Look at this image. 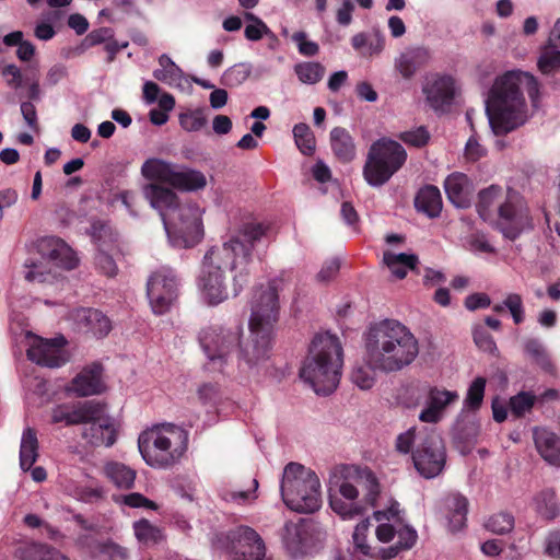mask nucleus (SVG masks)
I'll list each match as a JSON object with an SVG mask.
<instances>
[{
    "instance_id": "f257e3e1",
    "label": "nucleus",
    "mask_w": 560,
    "mask_h": 560,
    "mask_svg": "<svg viewBox=\"0 0 560 560\" xmlns=\"http://www.w3.org/2000/svg\"><path fill=\"white\" fill-rule=\"evenodd\" d=\"M290 281L291 275L282 272L254 290L246 342L241 341L240 323L212 324L201 329L199 343L212 370L226 372L236 358L241 371H250L269 358L279 317V293Z\"/></svg>"
},
{
    "instance_id": "f03ea898",
    "label": "nucleus",
    "mask_w": 560,
    "mask_h": 560,
    "mask_svg": "<svg viewBox=\"0 0 560 560\" xmlns=\"http://www.w3.org/2000/svg\"><path fill=\"white\" fill-rule=\"evenodd\" d=\"M261 223L247 222L231 231L221 244L211 246L203 255L198 288L202 300L209 305H218L232 295L236 296L247 281V266L253 259L255 245L265 235Z\"/></svg>"
},
{
    "instance_id": "7ed1b4c3",
    "label": "nucleus",
    "mask_w": 560,
    "mask_h": 560,
    "mask_svg": "<svg viewBox=\"0 0 560 560\" xmlns=\"http://www.w3.org/2000/svg\"><path fill=\"white\" fill-rule=\"evenodd\" d=\"M364 361L354 365L351 382L362 390L376 383V373H396L419 354V342L410 329L396 319L371 324L363 335Z\"/></svg>"
},
{
    "instance_id": "20e7f679",
    "label": "nucleus",
    "mask_w": 560,
    "mask_h": 560,
    "mask_svg": "<svg viewBox=\"0 0 560 560\" xmlns=\"http://www.w3.org/2000/svg\"><path fill=\"white\" fill-rule=\"evenodd\" d=\"M523 91L527 92L535 105L539 83L528 72L508 71L495 79L486 102V113L497 137L505 136L526 122L528 110Z\"/></svg>"
},
{
    "instance_id": "39448f33",
    "label": "nucleus",
    "mask_w": 560,
    "mask_h": 560,
    "mask_svg": "<svg viewBox=\"0 0 560 560\" xmlns=\"http://www.w3.org/2000/svg\"><path fill=\"white\" fill-rule=\"evenodd\" d=\"M329 505L342 520H353L378 505L382 487L375 472L366 466L338 465L328 478Z\"/></svg>"
},
{
    "instance_id": "423d86ee",
    "label": "nucleus",
    "mask_w": 560,
    "mask_h": 560,
    "mask_svg": "<svg viewBox=\"0 0 560 560\" xmlns=\"http://www.w3.org/2000/svg\"><path fill=\"white\" fill-rule=\"evenodd\" d=\"M399 506L400 504L389 497L384 509L373 512V520L377 523L375 527L376 539L382 544L392 542L389 547L381 548L377 552H373L368 539L371 526L370 518H364L355 525L352 534V545L354 555L359 560L374 557L381 560H389L399 552L415 546L418 534L413 527L404 523Z\"/></svg>"
},
{
    "instance_id": "0eeeda50",
    "label": "nucleus",
    "mask_w": 560,
    "mask_h": 560,
    "mask_svg": "<svg viewBox=\"0 0 560 560\" xmlns=\"http://www.w3.org/2000/svg\"><path fill=\"white\" fill-rule=\"evenodd\" d=\"M342 347L338 337L324 332L314 337L300 369L301 380L318 395L332 393L340 381Z\"/></svg>"
},
{
    "instance_id": "6e6552de",
    "label": "nucleus",
    "mask_w": 560,
    "mask_h": 560,
    "mask_svg": "<svg viewBox=\"0 0 560 560\" xmlns=\"http://www.w3.org/2000/svg\"><path fill=\"white\" fill-rule=\"evenodd\" d=\"M477 211L483 221L494 223L506 238H516L530 226L528 208L523 197L509 190L503 197L500 186L492 185L479 192Z\"/></svg>"
},
{
    "instance_id": "1a4fd4ad",
    "label": "nucleus",
    "mask_w": 560,
    "mask_h": 560,
    "mask_svg": "<svg viewBox=\"0 0 560 560\" xmlns=\"http://www.w3.org/2000/svg\"><path fill=\"white\" fill-rule=\"evenodd\" d=\"M396 450L401 454L412 453L415 468L427 479L439 476L444 469L445 445L436 432L411 427L397 436Z\"/></svg>"
},
{
    "instance_id": "9d476101",
    "label": "nucleus",
    "mask_w": 560,
    "mask_h": 560,
    "mask_svg": "<svg viewBox=\"0 0 560 560\" xmlns=\"http://www.w3.org/2000/svg\"><path fill=\"white\" fill-rule=\"evenodd\" d=\"M187 432L170 423L147 430L138 439L143 459L148 465L158 468H166L179 462L187 451Z\"/></svg>"
},
{
    "instance_id": "9b49d317",
    "label": "nucleus",
    "mask_w": 560,
    "mask_h": 560,
    "mask_svg": "<svg viewBox=\"0 0 560 560\" xmlns=\"http://www.w3.org/2000/svg\"><path fill=\"white\" fill-rule=\"evenodd\" d=\"M285 505L299 513H313L322 505L320 481L310 468L289 463L283 470L280 485Z\"/></svg>"
},
{
    "instance_id": "f8f14e48",
    "label": "nucleus",
    "mask_w": 560,
    "mask_h": 560,
    "mask_svg": "<svg viewBox=\"0 0 560 560\" xmlns=\"http://www.w3.org/2000/svg\"><path fill=\"white\" fill-rule=\"evenodd\" d=\"M47 252L38 258H30L24 264V278L32 283H52L57 272L52 266L73 269L78 265L74 252L63 241L51 238L46 242Z\"/></svg>"
},
{
    "instance_id": "ddd939ff",
    "label": "nucleus",
    "mask_w": 560,
    "mask_h": 560,
    "mask_svg": "<svg viewBox=\"0 0 560 560\" xmlns=\"http://www.w3.org/2000/svg\"><path fill=\"white\" fill-rule=\"evenodd\" d=\"M203 210L196 203H182L163 222L172 246L190 248L203 238Z\"/></svg>"
},
{
    "instance_id": "4468645a",
    "label": "nucleus",
    "mask_w": 560,
    "mask_h": 560,
    "mask_svg": "<svg viewBox=\"0 0 560 560\" xmlns=\"http://www.w3.org/2000/svg\"><path fill=\"white\" fill-rule=\"evenodd\" d=\"M406 151L399 142H373L363 167V176L372 187H381L401 167Z\"/></svg>"
},
{
    "instance_id": "2eb2a0df",
    "label": "nucleus",
    "mask_w": 560,
    "mask_h": 560,
    "mask_svg": "<svg viewBox=\"0 0 560 560\" xmlns=\"http://www.w3.org/2000/svg\"><path fill=\"white\" fill-rule=\"evenodd\" d=\"M141 173L148 179L168 184L182 191L199 190L207 185V178L201 172L160 159L147 160Z\"/></svg>"
},
{
    "instance_id": "dca6fc26",
    "label": "nucleus",
    "mask_w": 560,
    "mask_h": 560,
    "mask_svg": "<svg viewBox=\"0 0 560 560\" xmlns=\"http://www.w3.org/2000/svg\"><path fill=\"white\" fill-rule=\"evenodd\" d=\"M178 280L168 267L153 271L147 281V296L154 314L166 313L177 298Z\"/></svg>"
},
{
    "instance_id": "f3484780",
    "label": "nucleus",
    "mask_w": 560,
    "mask_h": 560,
    "mask_svg": "<svg viewBox=\"0 0 560 560\" xmlns=\"http://www.w3.org/2000/svg\"><path fill=\"white\" fill-rule=\"evenodd\" d=\"M82 438L93 446H112L117 439L118 427L100 404H91L84 417Z\"/></svg>"
},
{
    "instance_id": "a211bd4d",
    "label": "nucleus",
    "mask_w": 560,
    "mask_h": 560,
    "mask_svg": "<svg viewBox=\"0 0 560 560\" xmlns=\"http://www.w3.org/2000/svg\"><path fill=\"white\" fill-rule=\"evenodd\" d=\"M27 358L38 365L47 368H59L68 361L63 349L65 339H43L31 332L26 334Z\"/></svg>"
},
{
    "instance_id": "6ab92c4d",
    "label": "nucleus",
    "mask_w": 560,
    "mask_h": 560,
    "mask_svg": "<svg viewBox=\"0 0 560 560\" xmlns=\"http://www.w3.org/2000/svg\"><path fill=\"white\" fill-rule=\"evenodd\" d=\"M459 399L456 390H450L441 386H429L424 393V407L419 413V420L424 423L440 422L447 409Z\"/></svg>"
},
{
    "instance_id": "aec40b11",
    "label": "nucleus",
    "mask_w": 560,
    "mask_h": 560,
    "mask_svg": "<svg viewBox=\"0 0 560 560\" xmlns=\"http://www.w3.org/2000/svg\"><path fill=\"white\" fill-rule=\"evenodd\" d=\"M231 553L234 560H262L265 544L256 530L240 526L230 535Z\"/></svg>"
},
{
    "instance_id": "412c9836",
    "label": "nucleus",
    "mask_w": 560,
    "mask_h": 560,
    "mask_svg": "<svg viewBox=\"0 0 560 560\" xmlns=\"http://www.w3.org/2000/svg\"><path fill=\"white\" fill-rule=\"evenodd\" d=\"M75 328L95 338L105 337L112 329L110 319L98 310L78 308L70 314Z\"/></svg>"
},
{
    "instance_id": "4be33fe9",
    "label": "nucleus",
    "mask_w": 560,
    "mask_h": 560,
    "mask_svg": "<svg viewBox=\"0 0 560 560\" xmlns=\"http://www.w3.org/2000/svg\"><path fill=\"white\" fill-rule=\"evenodd\" d=\"M423 92L433 109L444 110L454 100L455 82L450 75H436L428 81Z\"/></svg>"
},
{
    "instance_id": "5701e85b",
    "label": "nucleus",
    "mask_w": 560,
    "mask_h": 560,
    "mask_svg": "<svg viewBox=\"0 0 560 560\" xmlns=\"http://www.w3.org/2000/svg\"><path fill=\"white\" fill-rule=\"evenodd\" d=\"M93 238L98 244V252L95 257V264L103 273L108 277H113L117 272V266L113 258L115 238L109 228L105 225H101L98 232H96V226H93Z\"/></svg>"
},
{
    "instance_id": "b1692460",
    "label": "nucleus",
    "mask_w": 560,
    "mask_h": 560,
    "mask_svg": "<svg viewBox=\"0 0 560 560\" xmlns=\"http://www.w3.org/2000/svg\"><path fill=\"white\" fill-rule=\"evenodd\" d=\"M143 195L150 206L160 213L163 222L182 205L176 192L159 184L145 185Z\"/></svg>"
},
{
    "instance_id": "393cba45",
    "label": "nucleus",
    "mask_w": 560,
    "mask_h": 560,
    "mask_svg": "<svg viewBox=\"0 0 560 560\" xmlns=\"http://www.w3.org/2000/svg\"><path fill=\"white\" fill-rule=\"evenodd\" d=\"M104 388L102 366L97 363L82 370L71 383V390L81 397L101 394Z\"/></svg>"
},
{
    "instance_id": "a878e982",
    "label": "nucleus",
    "mask_w": 560,
    "mask_h": 560,
    "mask_svg": "<svg viewBox=\"0 0 560 560\" xmlns=\"http://www.w3.org/2000/svg\"><path fill=\"white\" fill-rule=\"evenodd\" d=\"M533 439L541 458L551 466L560 467V438L545 428H536Z\"/></svg>"
},
{
    "instance_id": "bb28decb",
    "label": "nucleus",
    "mask_w": 560,
    "mask_h": 560,
    "mask_svg": "<svg viewBox=\"0 0 560 560\" xmlns=\"http://www.w3.org/2000/svg\"><path fill=\"white\" fill-rule=\"evenodd\" d=\"M450 201L457 208H465L469 203V182L466 175L455 173L450 175L444 183Z\"/></svg>"
},
{
    "instance_id": "cd10ccee",
    "label": "nucleus",
    "mask_w": 560,
    "mask_h": 560,
    "mask_svg": "<svg viewBox=\"0 0 560 560\" xmlns=\"http://www.w3.org/2000/svg\"><path fill=\"white\" fill-rule=\"evenodd\" d=\"M415 206L418 211L430 218L438 217L442 210V197L439 188L435 186L421 188L416 196Z\"/></svg>"
},
{
    "instance_id": "c85d7f7f",
    "label": "nucleus",
    "mask_w": 560,
    "mask_h": 560,
    "mask_svg": "<svg viewBox=\"0 0 560 560\" xmlns=\"http://www.w3.org/2000/svg\"><path fill=\"white\" fill-rule=\"evenodd\" d=\"M468 502L460 494H450L445 499V508L447 509L448 527L452 532L460 530L466 525Z\"/></svg>"
},
{
    "instance_id": "c756f323",
    "label": "nucleus",
    "mask_w": 560,
    "mask_h": 560,
    "mask_svg": "<svg viewBox=\"0 0 560 560\" xmlns=\"http://www.w3.org/2000/svg\"><path fill=\"white\" fill-rule=\"evenodd\" d=\"M92 401H86L78 406L59 405L51 411V421L54 423H63L65 425L81 424Z\"/></svg>"
},
{
    "instance_id": "7c9ffc66",
    "label": "nucleus",
    "mask_w": 560,
    "mask_h": 560,
    "mask_svg": "<svg viewBox=\"0 0 560 560\" xmlns=\"http://www.w3.org/2000/svg\"><path fill=\"white\" fill-rule=\"evenodd\" d=\"M383 262L395 278L404 279L408 271L417 266L418 257L413 254H396L387 250L383 255Z\"/></svg>"
},
{
    "instance_id": "2f4dec72",
    "label": "nucleus",
    "mask_w": 560,
    "mask_h": 560,
    "mask_svg": "<svg viewBox=\"0 0 560 560\" xmlns=\"http://www.w3.org/2000/svg\"><path fill=\"white\" fill-rule=\"evenodd\" d=\"M429 60V51L424 48H415L401 54L397 60L396 67L406 79L411 78L418 69L423 67Z\"/></svg>"
},
{
    "instance_id": "473e14b6",
    "label": "nucleus",
    "mask_w": 560,
    "mask_h": 560,
    "mask_svg": "<svg viewBox=\"0 0 560 560\" xmlns=\"http://www.w3.org/2000/svg\"><path fill=\"white\" fill-rule=\"evenodd\" d=\"M38 457V440L33 429L23 431L20 445V467L23 471L32 468Z\"/></svg>"
},
{
    "instance_id": "72a5a7b5",
    "label": "nucleus",
    "mask_w": 560,
    "mask_h": 560,
    "mask_svg": "<svg viewBox=\"0 0 560 560\" xmlns=\"http://www.w3.org/2000/svg\"><path fill=\"white\" fill-rule=\"evenodd\" d=\"M105 476L118 488H130L136 478V471L122 463L108 462L104 466Z\"/></svg>"
},
{
    "instance_id": "f704fd0d",
    "label": "nucleus",
    "mask_w": 560,
    "mask_h": 560,
    "mask_svg": "<svg viewBox=\"0 0 560 560\" xmlns=\"http://www.w3.org/2000/svg\"><path fill=\"white\" fill-rule=\"evenodd\" d=\"M504 311L510 313L514 324H522L526 317L523 296L516 292L506 293L502 302L493 305V312L502 313Z\"/></svg>"
},
{
    "instance_id": "c9c22d12",
    "label": "nucleus",
    "mask_w": 560,
    "mask_h": 560,
    "mask_svg": "<svg viewBox=\"0 0 560 560\" xmlns=\"http://www.w3.org/2000/svg\"><path fill=\"white\" fill-rule=\"evenodd\" d=\"M536 511L547 520L556 518L560 513V504L552 489L540 491L535 498Z\"/></svg>"
},
{
    "instance_id": "e433bc0d",
    "label": "nucleus",
    "mask_w": 560,
    "mask_h": 560,
    "mask_svg": "<svg viewBox=\"0 0 560 560\" xmlns=\"http://www.w3.org/2000/svg\"><path fill=\"white\" fill-rule=\"evenodd\" d=\"M537 67L546 75L560 71V48L551 44H545L540 48Z\"/></svg>"
},
{
    "instance_id": "4c0bfd02",
    "label": "nucleus",
    "mask_w": 560,
    "mask_h": 560,
    "mask_svg": "<svg viewBox=\"0 0 560 560\" xmlns=\"http://www.w3.org/2000/svg\"><path fill=\"white\" fill-rule=\"evenodd\" d=\"M525 353L544 371L553 372L555 366L544 345L537 339H528L524 343Z\"/></svg>"
},
{
    "instance_id": "58836bf2",
    "label": "nucleus",
    "mask_w": 560,
    "mask_h": 560,
    "mask_svg": "<svg viewBox=\"0 0 560 560\" xmlns=\"http://www.w3.org/2000/svg\"><path fill=\"white\" fill-rule=\"evenodd\" d=\"M298 79L304 84H316L325 75L326 69L319 62L304 61L294 66Z\"/></svg>"
},
{
    "instance_id": "ea45409f",
    "label": "nucleus",
    "mask_w": 560,
    "mask_h": 560,
    "mask_svg": "<svg viewBox=\"0 0 560 560\" xmlns=\"http://www.w3.org/2000/svg\"><path fill=\"white\" fill-rule=\"evenodd\" d=\"M252 73V66L247 62L235 63L228 68L220 80V83L228 88H236L243 84Z\"/></svg>"
},
{
    "instance_id": "a19ab883",
    "label": "nucleus",
    "mask_w": 560,
    "mask_h": 560,
    "mask_svg": "<svg viewBox=\"0 0 560 560\" xmlns=\"http://www.w3.org/2000/svg\"><path fill=\"white\" fill-rule=\"evenodd\" d=\"M304 533V528L301 524H285L283 541L287 549L294 556L303 550Z\"/></svg>"
},
{
    "instance_id": "79ce46f5",
    "label": "nucleus",
    "mask_w": 560,
    "mask_h": 560,
    "mask_svg": "<svg viewBox=\"0 0 560 560\" xmlns=\"http://www.w3.org/2000/svg\"><path fill=\"white\" fill-rule=\"evenodd\" d=\"M159 63L162 68L153 71V77L158 81L171 84L180 78V68L167 55H162L159 58Z\"/></svg>"
},
{
    "instance_id": "37998d69",
    "label": "nucleus",
    "mask_w": 560,
    "mask_h": 560,
    "mask_svg": "<svg viewBox=\"0 0 560 560\" xmlns=\"http://www.w3.org/2000/svg\"><path fill=\"white\" fill-rule=\"evenodd\" d=\"M135 536L143 545L156 544L162 539V533L147 520H140L133 523Z\"/></svg>"
},
{
    "instance_id": "c03bdc74",
    "label": "nucleus",
    "mask_w": 560,
    "mask_h": 560,
    "mask_svg": "<svg viewBox=\"0 0 560 560\" xmlns=\"http://www.w3.org/2000/svg\"><path fill=\"white\" fill-rule=\"evenodd\" d=\"M485 527L497 535H504L514 528V516L506 512L491 515L485 523Z\"/></svg>"
},
{
    "instance_id": "a18cd8bd",
    "label": "nucleus",
    "mask_w": 560,
    "mask_h": 560,
    "mask_svg": "<svg viewBox=\"0 0 560 560\" xmlns=\"http://www.w3.org/2000/svg\"><path fill=\"white\" fill-rule=\"evenodd\" d=\"M486 388V378L477 377L470 384L466 397L464 399V408L468 410H477L480 408Z\"/></svg>"
},
{
    "instance_id": "49530a36",
    "label": "nucleus",
    "mask_w": 560,
    "mask_h": 560,
    "mask_svg": "<svg viewBox=\"0 0 560 560\" xmlns=\"http://www.w3.org/2000/svg\"><path fill=\"white\" fill-rule=\"evenodd\" d=\"M26 560H69L59 551L40 544H32L25 549Z\"/></svg>"
},
{
    "instance_id": "de8ad7c7",
    "label": "nucleus",
    "mask_w": 560,
    "mask_h": 560,
    "mask_svg": "<svg viewBox=\"0 0 560 560\" xmlns=\"http://www.w3.org/2000/svg\"><path fill=\"white\" fill-rule=\"evenodd\" d=\"M536 401V396L528 392H521L510 398V409L515 417H522L528 412Z\"/></svg>"
},
{
    "instance_id": "09e8293b",
    "label": "nucleus",
    "mask_w": 560,
    "mask_h": 560,
    "mask_svg": "<svg viewBox=\"0 0 560 560\" xmlns=\"http://www.w3.org/2000/svg\"><path fill=\"white\" fill-rule=\"evenodd\" d=\"M92 552L95 557L102 556L109 560H122L127 557L126 549L112 541L95 544Z\"/></svg>"
},
{
    "instance_id": "8fccbe9b",
    "label": "nucleus",
    "mask_w": 560,
    "mask_h": 560,
    "mask_svg": "<svg viewBox=\"0 0 560 560\" xmlns=\"http://www.w3.org/2000/svg\"><path fill=\"white\" fill-rule=\"evenodd\" d=\"M179 124L187 131L200 130L206 125V118L200 110L180 114Z\"/></svg>"
},
{
    "instance_id": "3c124183",
    "label": "nucleus",
    "mask_w": 560,
    "mask_h": 560,
    "mask_svg": "<svg viewBox=\"0 0 560 560\" xmlns=\"http://www.w3.org/2000/svg\"><path fill=\"white\" fill-rule=\"evenodd\" d=\"M291 39L298 45L299 52L306 57H313L318 54L317 43L308 40L305 32H295Z\"/></svg>"
},
{
    "instance_id": "603ef678",
    "label": "nucleus",
    "mask_w": 560,
    "mask_h": 560,
    "mask_svg": "<svg viewBox=\"0 0 560 560\" xmlns=\"http://www.w3.org/2000/svg\"><path fill=\"white\" fill-rule=\"evenodd\" d=\"M472 334L474 341L480 350L489 353H493L497 350V345L487 329L481 326H476Z\"/></svg>"
},
{
    "instance_id": "864d4df0",
    "label": "nucleus",
    "mask_w": 560,
    "mask_h": 560,
    "mask_svg": "<svg viewBox=\"0 0 560 560\" xmlns=\"http://www.w3.org/2000/svg\"><path fill=\"white\" fill-rule=\"evenodd\" d=\"M114 37V31L110 27H100L90 32L84 40L85 47H93L100 44H105L107 40Z\"/></svg>"
},
{
    "instance_id": "5fc2aeb1",
    "label": "nucleus",
    "mask_w": 560,
    "mask_h": 560,
    "mask_svg": "<svg viewBox=\"0 0 560 560\" xmlns=\"http://www.w3.org/2000/svg\"><path fill=\"white\" fill-rule=\"evenodd\" d=\"M469 250L475 254H492L494 247L483 234H474L468 241Z\"/></svg>"
},
{
    "instance_id": "6e6d98bb",
    "label": "nucleus",
    "mask_w": 560,
    "mask_h": 560,
    "mask_svg": "<svg viewBox=\"0 0 560 560\" xmlns=\"http://www.w3.org/2000/svg\"><path fill=\"white\" fill-rule=\"evenodd\" d=\"M545 552L552 558H560V528L548 533L545 540Z\"/></svg>"
},
{
    "instance_id": "4d7b16f0",
    "label": "nucleus",
    "mask_w": 560,
    "mask_h": 560,
    "mask_svg": "<svg viewBox=\"0 0 560 560\" xmlns=\"http://www.w3.org/2000/svg\"><path fill=\"white\" fill-rule=\"evenodd\" d=\"M198 397L203 405H214L220 398V390L213 384H203L198 388Z\"/></svg>"
},
{
    "instance_id": "13d9d810",
    "label": "nucleus",
    "mask_w": 560,
    "mask_h": 560,
    "mask_svg": "<svg viewBox=\"0 0 560 560\" xmlns=\"http://www.w3.org/2000/svg\"><path fill=\"white\" fill-rule=\"evenodd\" d=\"M340 269V262L338 259H331L326 261L319 272L316 276L318 282L325 283L336 277Z\"/></svg>"
},
{
    "instance_id": "bf43d9fd",
    "label": "nucleus",
    "mask_w": 560,
    "mask_h": 560,
    "mask_svg": "<svg viewBox=\"0 0 560 560\" xmlns=\"http://www.w3.org/2000/svg\"><path fill=\"white\" fill-rule=\"evenodd\" d=\"M271 33L270 28L267 26L265 22L248 24L245 27L244 35L248 40L257 42L261 39L265 35H269Z\"/></svg>"
},
{
    "instance_id": "052dcab7",
    "label": "nucleus",
    "mask_w": 560,
    "mask_h": 560,
    "mask_svg": "<svg viewBox=\"0 0 560 560\" xmlns=\"http://www.w3.org/2000/svg\"><path fill=\"white\" fill-rule=\"evenodd\" d=\"M491 300L486 293H475L470 294L465 300V306L469 311H475L478 308H486L490 306Z\"/></svg>"
},
{
    "instance_id": "680f3d73",
    "label": "nucleus",
    "mask_w": 560,
    "mask_h": 560,
    "mask_svg": "<svg viewBox=\"0 0 560 560\" xmlns=\"http://www.w3.org/2000/svg\"><path fill=\"white\" fill-rule=\"evenodd\" d=\"M21 113L23 115L24 120L26 121L27 126L34 130L38 131V124H37V114L36 108L32 102H23L21 104Z\"/></svg>"
},
{
    "instance_id": "e2e57ef3",
    "label": "nucleus",
    "mask_w": 560,
    "mask_h": 560,
    "mask_svg": "<svg viewBox=\"0 0 560 560\" xmlns=\"http://www.w3.org/2000/svg\"><path fill=\"white\" fill-rule=\"evenodd\" d=\"M124 502L131 508H147L152 510L156 508L154 502L137 492L125 495Z\"/></svg>"
},
{
    "instance_id": "0e129e2a",
    "label": "nucleus",
    "mask_w": 560,
    "mask_h": 560,
    "mask_svg": "<svg viewBox=\"0 0 560 560\" xmlns=\"http://www.w3.org/2000/svg\"><path fill=\"white\" fill-rule=\"evenodd\" d=\"M2 74L7 78L8 84L14 89H18L23 83V78L20 69L14 65H8L3 68Z\"/></svg>"
},
{
    "instance_id": "69168bd1",
    "label": "nucleus",
    "mask_w": 560,
    "mask_h": 560,
    "mask_svg": "<svg viewBox=\"0 0 560 560\" xmlns=\"http://www.w3.org/2000/svg\"><path fill=\"white\" fill-rule=\"evenodd\" d=\"M354 4L351 0H343L342 5L337 10L336 19L340 25L347 26L352 21Z\"/></svg>"
},
{
    "instance_id": "338daca9",
    "label": "nucleus",
    "mask_w": 560,
    "mask_h": 560,
    "mask_svg": "<svg viewBox=\"0 0 560 560\" xmlns=\"http://www.w3.org/2000/svg\"><path fill=\"white\" fill-rule=\"evenodd\" d=\"M332 150L335 154L342 161H350L354 156L353 142H334Z\"/></svg>"
},
{
    "instance_id": "774afa93",
    "label": "nucleus",
    "mask_w": 560,
    "mask_h": 560,
    "mask_svg": "<svg viewBox=\"0 0 560 560\" xmlns=\"http://www.w3.org/2000/svg\"><path fill=\"white\" fill-rule=\"evenodd\" d=\"M68 25L74 30L78 35H82L89 28V21L82 14L73 13L68 19Z\"/></svg>"
}]
</instances>
